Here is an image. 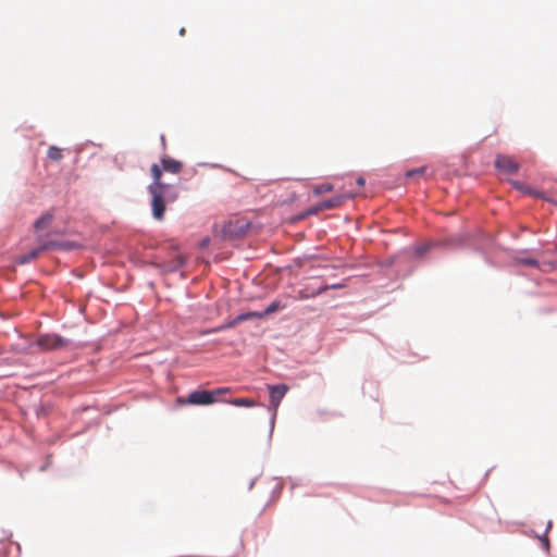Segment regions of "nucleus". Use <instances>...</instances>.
<instances>
[{"mask_svg":"<svg viewBox=\"0 0 557 557\" xmlns=\"http://www.w3.org/2000/svg\"><path fill=\"white\" fill-rule=\"evenodd\" d=\"M47 156L51 161H60L63 158L62 149L57 146H50L48 148Z\"/></svg>","mask_w":557,"mask_h":557,"instance_id":"13","label":"nucleus"},{"mask_svg":"<svg viewBox=\"0 0 557 557\" xmlns=\"http://www.w3.org/2000/svg\"><path fill=\"white\" fill-rule=\"evenodd\" d=\"M324 209L323 208H320V203L317 205V206H313L311 208H309L306 213L302 214V216H307V215H311V214H317L318 212L320 211H323Z\"/></svg>","mask_w":557,"mask_h":557,"instance_id":"20","label":"nucleus"},{"mask_svg":"<svg viewBox=\"0 0 557 557\" xmlns=\"http://www.w3.org/2000/svg\"><path fill=\"white\" fill-rule=\"evenodd\" d=\"M426 250H428V247L422 246V247L417 248L416 252L418 256H422Z\"/></svg>","mask_w":557,"mask_h":557,"instance_id":"23","label":"nucleus"},{"mask_svg":"<svg viewBox=\"0 0 557 557\" xmlns=\"http://www.w3.org/2000/svg\"><path fill=\"white\" fill-rule=\"evenodd\" d=\"M511 185H512L516 189L521 190V191H522V193H524V194L540 196V194H539V193L533 191L531 188L527 187L523 183H521V182H519V181H512V182H511Z\"/></svg>","mask_w":557,"mask_h":557,"instance_id":"18","label":"nucleus"},{"mask_svg":"<svg viewBox=\"0 0 557 557\" xmlns=\"http://www.w3.org/2000/svg\"><path fill=\"white\" fill-rule=\"evenodd\" d=\"M270 392V406L273 409L274 416L276 414L277 408L288 391L286 384L269 385Z\"/></svg>","mask_w":557,"mask_h":557,"instance_id":"5","label":"nucleus"},{"mask_svg":"<svg viewBox=\"0 0 557 557\" xmlns=\"http://www.w3.org/2000/svg\"><path fill=\"white\" fill-rule=\"evenodd\" d=\"M425 171V168H419V169H416V170H411V171H408L407 172V176H413V175H422Z\"/></svg>","mask_w":557,"mask_h":557,"instance_id":"21","label":"nucleus"},{"mask_svg":"<svg viewBox=\"0 0 557 557\" xmlns=\"http://www.w3.org/2000/svg\"><path fill=\"white\" fill-rule=\"evenodd\" d=\"M161 172L165 171L172 174H178L183 170V163L178 160L172 159L168 156L161 158Z\"/></svg>","mask_w":557,"mask_h":557,"instance_id":"9","label":"nucleus"},{"mask_svg":"<svg viewBox=\"0 0 557 557\" xmlns=\"http://www.w3.org/2000/svg\"><path fill=\"white\" fill-rule=\"evenodd\" d=\"M495 166L500 172L515 174L519 170V164L509 156L498 154L495 159Z\"/></svg>","mask_w":557,"mask_h":557,"instance_id":"6","label":"nucleus"},{"mask_svg":"<svg viewBox=\"0 0 557 557\" xmlns=\"http://www.w3.org/2000/svg\"><path fill=\"white\" fill-rule=\"evenodd\" d=\"M53 221V214L51 212H47L44 215H41L35 223L34 228L37 233V240L38 242H48L46 237L48 235H45L42 232L48 228Z\"/></svg>","mask_w":557,"mask_h":557,"instance_id":"7","label":"nucleus"},{"mask_svg":"<svg viewBox=\"0 0 557 557\" xmlns=\"http://www.w3.org/2000/svg\"><path fill=\"white\" fill-rule=\"evenodd\" d=\"M77 247V244L69 240H48L42 243V248H48V250L59 249V250H72Z\"/></svg>","mask_w":557,"mask_h":557,"instance_id":"10","label":"nucleus"},{"mask_svg":"<svg viewBox=\"0 0 557 557\" xmlns=\"http://www.w3.org/2000/svg\"><path fill=\"white\" fill-rule=\"evenodd\" d=\"M280 308H281V304L278 301H273L268 306V308L263 312H260V314H263V318H264V317L277 311Z\"/></svg>","mask_w":557,"mask_h":557,"instance_id":"19","label":"nucleus"},{"mask_svg":"<svg viewBox=\"0 0 557 557\" xmlns=\"http://www.w3.org/2000/svg\"><path fill=\"white\" fill-rule=\"evenodd\" d=\"M364 183H366V182H364V178H363L362 176H359V177L357 178V184H358L359 186H363V185H364Z\"/></svg>","mask_w":557,"mask_h":557,"instance_id":"24","label":"nucleus"},{"mask_svg":"<svg viewBox=\"0 0 557 557\" xmlns=\"http://www.w3.org/2000/svg\"><path fill=\"white\" fill-rule=\"evenodd\" d=\"M150 173L152 183L148 186V191L151 195L152 215L156 220L162 221L166 202L175 201L178 193L173 185L162 182V172L157 163L151 165Z\"/></svg>","mask_w":557,"mask_h":557,"instance_id":"1","label":"nucleus"},{"mask_svg":"<svg viewBox=\"0 0 557 557\" xmlns=\"http://www.w3.org/2000/svg\"><path fill=\"white\" fill-rule=\"evenodd\" d=\"M255 318L262 319L263 314H260V312H257V311H249L246 313H242V314H238L237 317H235L233 320H231L222 325H219V326L210 329V330L202 331L201 334L207 335V334L224 331L227 329H232V327L236 326L238 323H242L244 321L255 319Z\"/></svg>","mask_w":557,"mask_h":557,"instance_id":"3","label":"nucleus"},{"mask_svg":"<svg viewBox=\"0 0 557 557\" xmlns=\"http://www.w3.org/2000/svg\"><path fill=\"white\" fill-rule=\"evenodd\" d=\"M354 196L355 194L347 193L332 197L327 200L320 202V208H323L324 210L339 208L346 200L351 199Z\"/></svg>","mask_w":557,"mask_h":557,"instance_id":"8","label":"nucleus"},{"mask_svg":"<svg viewBox=\"0 0 557 557\" xmlns=\"http://www.w3.org/2000/svg\"><path fill=\"white\" fill-rule=\"evenodd\" d=\"M334 189V186L329 183L319 184L313 187V194L317 196H320L324 193L332 191Z\"/></svg>","mask_w":557,"mask_h":557,"instance_id":"16","label":"nucleus"},{"mask_svg":"<svg viewBox=\"0 0 557 557\" xmlns=\"http://www.w3.org/2000/svg\"><path fill=\"white\" fill-rule=\"evenodd\" d=\"M161 144H162L163 148H165L166 141H165L164 135L161 136Z\"/></svg>","mask_w":557,"mask_h":557,"instance_id":"25","label":"nucleus"},{"mask_svg":"<svg viewBox=\"0 0 557 557\" xmlns=\"http://www.w3.org/2000/svg\"><path fill=\"white\" fill-rule=\"evenodd\" d=\"M237 223H234V222H230L227 224L224 225L223 227V235L224 237H233V236H237L242 233H244V226H239V228H237Z\"/></svg>","mask_w":557,"mask_h":557,"instance_id":"12","label":"nucleus"},{"mask_svg":"<svg viewBox=\"0 0 557 557\" xmlns=\"http://www.w3.org/2000/svg\"><path fill=\"white\" fill-rule=\"evenodd\" d=\"M327 288H329V286H321L317 290L311 292L310 294H308L305 289H301L298 292L297 297H298V299H307L309 297H314V296L320 295L321 293L325 292Z\"/></svg>","mask_w":557,"mask_h":557,"instance_id":"14","label":"nucleus"},{"mask_svg":"<svg viewBox=\"0 0 557 557\" xmlns=\"http://www.w3.org/2000/svg\"><path fill=\"white\" fill-rule=\"evenodd\" d=\"M230 404L237 407H253L256 406V401L251 398H235L230 401Z\"/></svg>","mask_w":557,"mask_h":557,"instance_id":"15","label":"nucleus"},{"mask_svg":"<svg viewBox=\"0 0 557 557\" xmlns=\"http://www.w3.org/2000/svg\"><path fill=\"white\" fill-rule=\"evenodd\" d=\"M180 35H181V36H184V35H185V28H182V29L180 30Z\"/></svg>","mask_w":557,"mask_h":557,"instance_id":"26","label":"nucleus"},{"mask_svg":"<svg viewBox=\"0 0 557 557\" xmlns=\"http://www.w3.org/2000/svg\"><path fill=\"white\" fill-rule=\"evenodd\" d=\"M550 528H552V521H547L546 527H545V531H544V535L543 536H539V539L541 541V544H542V547L546 552L549 550V540L547 537V533L550 530Z\"/></svg>","mask_w":557,"mask_h":557,"instance_id":"17","label":"nucleus"},{"mask_svg":"<svg viewBox=\"0 0 557 557\" xmlns=\"http://www.w3.org/2000/svg\"><path fill=\"white\" fill-rule=\"evenodd\" d=\"M520 262L522 264L532 265V267L537 265V261L535 259H520Z\"/></svg>","mask_w":557,"mask_h":557,"instance_id":"22","label":"nucleus"},{"mask_svg":"<svg viewBox=\"0 0 557 557\" xmlns=\"http://www.w3.org/2000/svg\"><path fill=\"white\" fill-rule=\"evenodd\" d=\"M36 344L42 350H53L65 346V341L53 334H46L38 337Z\"/></svg>","mask_w":557,"mask_h":557,"instance_id":"4","label":"nucleus"},{"mask_svg":"<svg viewBox=\"0 0 557 557\" xmlns=\"http://www.w3.org/2000/svg\"><path fill=\"white\" fill-rule=\"evenodd\" d=\"M39 246L35 249H33L32 251H29L28 253H25V255H22L17 258L16 262L20 263V264H26L35 259L38 258V256L42 252V251H47L48 248H42V242H39Z\"/></svg>","mask_w":557,"mask_h":557,"instance_id":"11","label":"nucleus"},{"mask_svg":"<svg viewBox=\"0 0 557 557\" xmlns=\"http://www.w3.org/2000/svg\"><path fill=\"white\" fill-rule=\"evenodd\" d=\"M228 392H231L230 387H219L212 391H194L188 394L186 399L178 398L177 401L180 404L206 406L213 404L218 396Z\"/></svg>","mask_w":557,"mask_h":557,"instance_id":"2","label":"nucleus"}]
</instances>
